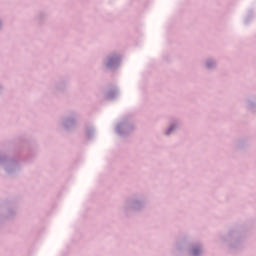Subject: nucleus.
<instances>
[{"instance_id": "f257e3e1", "label": "nucleus", "mask_w": 256, "mask_h": 256, "mask_svg": "<svg viewBox=\"0 0 256 256\" xmlns=\"http://www.w3.org/2000/svg\"><path fill=\"white\" fill-rule=\"evenodd\" d=\"M193 255H194V256L199 255V250H198V249H194V250H193Z\"/></svg>"}]
</instances>
